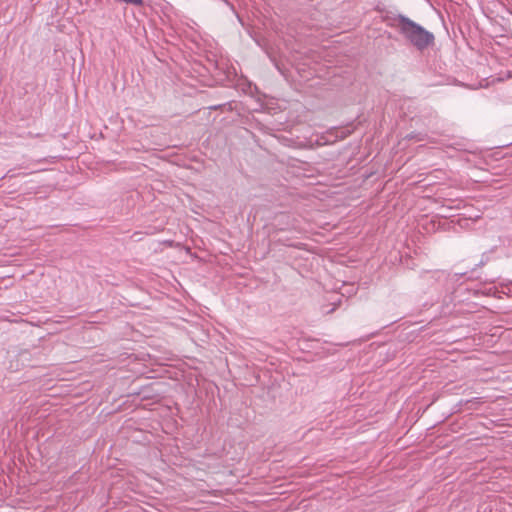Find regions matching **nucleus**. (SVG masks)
I'll use <instances>...</instances> for the list:
<instances>
[{"label": "nucleus", "mask_w": 512, "mask_h": 512, "mask_svg": "<svg viewBox=\"0 0 512 512\" xmlns=\"http://www.w3.org/2000/svg\"><path fill=\"white\" fill-rule=\"evenodd\" d=\"M116 2H119V3H125V4H129V5H134V6H141L143 5V0H115Z\"/></svg>", "instance_id": "nucleus-2"}, {"label": "nucleus", "mask_w": 512, "mask_h": 512, "mask_svg": "<svg viewBox=\"0 0 512 512\" xmlns=\"http://www.w3.org/2000/svg\"><path fill=\"white\" fill-rule=\"evenodd\" d=\"M392 21L391 26L419 51H423L434 44L435 37L433 33L407 16L400 14Z\"/></svg>", "instance_id": "nucleus-1"}]
</instances>
